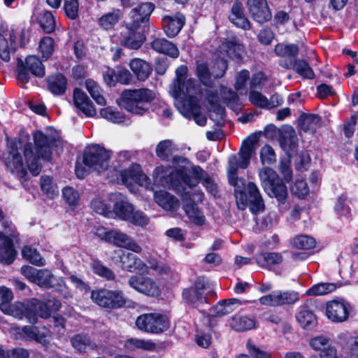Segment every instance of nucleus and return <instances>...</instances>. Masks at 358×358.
<instances>
[{
    "instance_id": "1",
    "label": "nucleus",
    "mask_w": 358,
    "mask_h": 358,
    "mask_svg": "<svg viewBox=\"0 0 358 358\" xmlns=\"http://www.w3.org/2000/svg\"><path fill=\"white\" fill-rule=\"evenodd\" d=\"M34 147L29 142V136H21L18 140H8V152L4 156L6 166L12 173L24 177L26 169L20 152H23L27 166L31 173L36 176L40 173L41 166L39 159L49 160L52 149L59 152L62 149L63 142L58 132L53 128H47L45 132L37 131L34 134Z\"/></svg>"
},
{
    "instance_id": "2",
    "label": "nucleus",
    "mask_w": 358,
    "mask_h": 358,
    "mask_svg": "<svg viewBox=\"0 0 358 358\" xmlns=\"http://www.w3.org/2000/svg\"><path fill=\"white\" fill-rule=\"evenodd\" d=\"M182 165L173 170L163 166L153 172L155 182L173 189L182 197L184 210L189 220L196 225L201 224V214L199 206L201 196L199 192V167L191 166L185 159Z\"/></svg>"
},
{
    "instance_id": "3",
    "label": "nucleus",
    "mask_w": 358,
    "mask_h": 358,
    "mask_svg": "<svg viewBox=\"0 0 358 358\" xmlns=\"http://www.w3.org/2000/svg\"><path fill=\"white\" fill-rule=\"evenodd\" d=\"M187 67L181 65L176 70V77L169 86L174 104L185 118L201 125V70L196 69V78L187 77Z\"/></svg>"
},
{
    "instance_id": "4",
    "label": "nucleus",
    "mask_w": 358,
    "mask_h": 358,
    "mask_svg": "<svg viewBox=\"0 0 358 358\" xmlns=\"http://www.w3.org/2000/svg\"><path fill=\"white\" fill-rule=\"evenodd\" d=\"M131 151L122 150L117 153L115 159L110 166L107 178L112 182L121 183L127 187L136 183L140 186L148 187L150 178L143 172L139 164L133 163L127 169L125 164L133 157Z\"/></svg>"
},
{
    "instance_id": "5",
    "label": "nucleus",
    "mask_w": 358,
    "mask_h": 358,
    "mask_svg": "<svg viewBox=\"0 0 358 358\" xmlns=\"http://www.w3.org/2000/svg\"><path fill=\"white\" fill-rule=\"evenodd\" d=\"M61 307L59 301L53 299L43 302L37 299H31L25 303L15 302L13 304L1 303V310L8 315H11L19 320L26 318L31 324H36L38 317L47 319L51 315V310H58Z\"/></svg>"
},
{
    "instance_id": "6",
    "label": "nucleus",
    "mask_w": 358,
    "mask_h": 358,
    "mask_svg": "<svg viewBox=\"0 0 358 358\" xmlns=\"http://www.w3.org/2000/svg\"><path fill=\"white\" fill-rule=\"evenodd\" d=\"M229 184L234 188V196L237 208L243 210L249 206L252 214L261 213L265 210V204L260 192L253 182H249L247 192L245 189V180L238 175L227 176Z\"/></svg>"
},
{
    "instance_id": "7",
    "label": "nucleus",
    "mask_w": 358,
    "mask_h": 358,
    "mask_svg": "<svg viewBox=\"0 0 358 358\" xmlns=\"http://www.w3.org/2000/svg\"><path fill=\"white\" fill-rule=\"evenodd\" d=\"M110 152L98 144L87 146L83 153V163H77L75 172L78 178H83L90 171L99 173H106L107 176L110 166L108 162Z\"/></svg>"
},
{
    "instance_id": "8",
    "label": "nucleus",
    "mask_w": 358,
    "mask_h": 358,
    "mask_svg": "<svg viewBox=\"0 0 358 358\" xmlns=\"http://www.w3.org/2000/svg\"><path fill=\"white\" fill-rule=\"evenodd\" d=\"M113 257L114 261L119 262L123 270L129 272H138L142 274H149L150 271H155L156 274L162 276L167 275L170 273V268L164 263H159L155 259L147 260L148 264L145 263L141 259L131 252H127L122 250L115 252Z\"/></svg>"
},
{
    "instance_id": "9",
    "label": "nucleus",
    "mask_w": 358,
    "mask_h": 358,
    "mask_svg": "<svg viewBox=\"0 0 358 358\" xmlns=\"http://www.w3.org/2000/svg\"><path fill=\"white\" fill-rule=\"evenodd\" d=\"M261 185L265 193L272 199H275L278 207L289 209V202L288 189L285 182L273 169L265 166L259 172Z\"/></svg>"
},
{
    "instance_id": "10",
    "label": "nucleus",
    "mask_w": 358,
    "mask_h": 358,
    "mask_svg": "<svg viewBox=\"0 0 358 358\" xmlns=\"http://www.w3.org/2000/svg\"><path fill=\"white\" fill-rule=\"evenodd\" d=\"M155 98V92L148 88L125 90L121 93L117 103L132 114L143 115L148 112Z\"/></svg>"
},
{
    "instance_id": "11",
    "label": "nucleus",
    "mask_w": 358,
    "mask_h": 358,
    "mask_svg": "<svg viewBox=\"0 0 358 358\" xmlns=\"http://www.w3.org/2000/svg\"><path fill=\"white\" fill-rule=\"evenodd\" d=\"M22 275L30 282L43 287L55 289L64 298L71 297V292L63 280L53 275L48 269H36L30 266H23L21 268Z\"/></svg>"
},
{
    "instance_id": "12",
    "label": "nucleus",
    "mask_w": 358,
    "mask_h": 358,
    "mask_svg": "<svg viewBox=\"0 0 358 358\" xmlns=\"http://www.w3.org/2000/svg\"><path fill=\"white\" fill-rule=\"evenodd\" d=\"M136 325L141 331L160 334L169 328L170 321L166 315L153 313L138 316Z\"/></svg>"
},
{
    "instance_id": "13",
    "label": "nucleus",
    "mask_w": 358,
    "mask_h": 358,
    "mask_svg": "<svg viewBox=\"0 0 358 358\" xmlns=\"http://www.w3.org/2000/svg\"><path fill=\"white\" fill-rule=\"evenodd\" d=\"M29 71L34 76L42 78L45 76V66L41 61L35 55L26 57L25 62L22 60L17 63V80L22 84L29 81Z\"/></svg>"
},
{
    "instance_id": "14",
    "label": "nucleus",
    "mask_w": 358,
    "mask_h": 358,
    "mask_svg": "<svg viewBox=\"0 0 358 358\" xmlns=\"http://www.w3.org/2000/svg\"><path fill=\"white\" fill-rule=\"evenodd\" d=\"M91 298L97 305L104 308H115L125 304L123 293L117 290H94L91 293Z\"/></svg>"
},
{
    "instance_id": "15",
    "label": "nucleus",
    "mask_w": 358,
    "mask_h": 358,
    "mask_svg": "<svg viewBox=\"0 0 358 358\" xmlns=\"http://www.w3.org/2000/svg\"><path fill=\"white\" fill-rule=\"evenodd\" d=\"M228 69V62L226 59L220 56L215 57L209 67L206 62H203V85L208 87H213L214 83L211 79L222 78Z\"/></svg>"
},
{
    "instance_id": "16",
    "label": "nucleus",
    "mask_w": 358,
    "mask_h": 358,
    "mask_svg": "<svg viewBox=\"0 0 358 358\" xmlns=\"http://www.w3.org/2000/svg\"><path fill=\"white\" fill-rule=\"evenodd\" d=\"M129 285L138 292L148 296L155 297L161 294V287L152 278L134 275L128 280Z\"/></svg>"
},
{
    "instance_id": "17",
    "label": "nucleus",
    "mask_w": 358,
    "mask_h": 358,
    "mask_svg": "<svg viewBox=\"0 0 358 358\" xmlns=\"http://www.w3.org/2000/svg\"><path fill=\"white\" fill-rule=\"evenodd\" d=\"M350 304L344 299H334L326 303L327 317L333 322L341 323L346 321L350 315Z\"/></svg>"
},
{
    "instance_id": "18",
    "label": "nucleus",
    "mask_w": 358,
    "mask_h": 358,
    "mask_svg": "<svg viewBox=\"0 0 358 358\" xmlns=\"http://www.w3.org/2000/svg\"><path fill=\"white\" fill-rule=\"evenodd\" d=\"M236 303L241 304V302L235 298L220 300L208 310L203 309V318H207L208 325L213 327L214 324L212 321L215 317H220L232 313L234 311L232 306Z\"/></svg>"
},
{
    "instance_id": "19",
    "label": "nucleus",
    "mask_w": 358,
    "mask_h": 358,
    "mask_svg": "<svg viewBox=\"0 0 358 358\" xmlns=\"http://www.w3.org/2000/svg\"><path fill=\"white\" fill-rule=\"evenodd\" d=\"M314 301L308 299L299 307L295 317L300 327L306 330H312L317 324V318L314 313L313 307Z\"/></svg>"
},
{
    "instance_id": "20",
    "label": "nucleus",
    "mask_w": 358,
    "mask_h": 358,
    "mask_svg": "<svg viewBox=\"0 0 358 358\" xmlns=\"http://www.w3.org/2000/svg\"><path fill=\"white\" fill-rule=\"evenodd\" d=\"M206 100L210 106L208 109L210 119L214 122L216 126L223 127L226 117V110L220 103L217 92L208 90L206 92Z\"/></svg>"
},
{
    "instance_id": "21",
    "label": "nucleus",
    "mask_w": 358,
    "mask_h": 358,
    "mask_svg": "<svg viewBox=\"0 0 358 358\" xmlns=\"http://www.w3.org/2000/svg\"><path fill=\"white\" fill-rule=\"evenodd\" d=\"M278 141L289 158L298 148V138L295 130L290 125H284L278 130Z\"/></svg>"
},
{
    "instance_id": "22",
    "label": "nucleus",
    "mask_w": 358,
    "mask_h": 358,
    "mask_svg": "<svg viewBox=\"0 0 358 358\" xmlns=\"http://www.w3.org/2000/svg\"><path fill=\"white\" fill-rule=\"evenodd\" d=\"M110 203H113V212L121 220L127 221L134 210V206L121 193L113 192L108 194Z\"/></svg>"
},
{
    "instance_id": "23",
    "label": "nucleus",
    "mask_w": 358,
    "mask_h": 358,
    "mask_svg": "<svg viewBox=\"0 0 358 358\" xmlns=\"http://www.w3.org/2000/svg\"><path fill=\"white\" fill-rule=\"evenodd\" d=\"M247 6L251 17L255 22L264 24L271 20L272 14L266 0H248Z\"/></svg>"
},
{
    "instance_id": "24",
    "label": "nucleus",
    "mask_w": 358,
    "mask_h": 358,
    "mask_svg": "<svg viewBox=\"0 0 358 358\" xmlns=\"http://www.w3.org/2000/svg\"><path fill=\"white\" fill-rule=\"evenodd\" d=\"M262 131H256L245 138L243 143L239 151L240 168L245 169L250 164V159L255 152V145L258 143L259 136Z\"/></svg>"
},
{
    "instance_id": "25",
    "label": "nucleus",
    "mask_w": 358,
    "mask_h": 358,
    "mask_svg": "<svg viewBox=\"0 0 358 358\" xmlns=\"http://www.w3.org/2000/svg\"><path fill=\"white\" fill-rule=\"evenodd\" d=\"M110 236L109 243H112L118 247L131 250L136 253L141 252L142 248L135 240L127 234L119 230H111L110 231Z\"/></svg>"
},
{
    "instance_id": "26",
    "label": "nucleus",
    "mask_w": 358,
    "mask_h": 358,
    "mask_svg": "<svg viewBox=\"0 0 358 358\" xmlns=\"http://www.w3.org/2000/svg\"><path fill=\"white\" fill-rule=\"evenodd\" d=\"M129 23V27L121 34L120 43L122 46L130 49H138L145 41V36L141 32L136 31Z\"/></svg>"
},
{
    "instance_id": "27",
    "label": "nucleus",
    "mask_w": 358,
    "mask_h": 358,
    "mask_svg": "<svg viewBox=\"0 0 358 358\" xmlns=\"http://www.w3.org/2000/svg\"><path fill=\"white\" fill-rule=\"evenodd\" d=\"M229 20L237 27L243 30H250L251 24L244 13L242 2L240 0H235L231 8V14L229 16Z\"/></svg>"
},
{
    "instance_id": "28",
    "label": "nucleus",
    "mask_w": 358,
    "mask_h": 358,
    "mask_svg": "<svg viewBox=\"0 0 358 358\" xmlns=\"http://www.w3.org/2000/svg\"><path fill=\"white\" fill-rule=\"evenodd\" d=\"M155 8L151 2L142 3L134 8L129 13V17L131 20V25L138 27L141 22L146 21Z\"/></svg>"
},
{
    "instance_id": "29",
    "label": "nucleus",
    "mask_w": 358,
    "mask_h": 358,
    "mask_svg": "<svg viewBox=\"0 0 358 358\" xmlns=\"http://www.w3.org/2000/svg\"><path fill=\"white\" fill-rule=\"evenodd\" d=\"M73 102L75 106L87 117H94L96 110L87 94L80 89L73 91Z\"/></svg>"
},
{
    "instance_id": "30",
    "label": "nucleus",
    "mask_w": 358,
    "mask_h": 358,
    "mask_svg": "<svg viewBox=\"0 0 358 358\" xmlns=\"http://www.w3.org/2000/svg\"><path fill=\"white\" fill-rule=\"evenodd\" d=\"M220 52H224L226 55L231 60L240 62L243 59L245 52L244 46L238 43L236 38H226L219 46Z\"/></svg>"
},
{
    "instance_id": "31",
    "label": "nucleus",
    "mask_w": 358,
    "mask_h": 358,
    "mask_svg": "<svg viewBox=\"0 0 358 358\" xmlns=\"http://www.w3.org/2000/svg\"><path fill=\"white\" fill-rule=\"evenodd\" d=\"M185 17L181 13L166 15L162 19V24L166 34L169 37L176 36L185 24Z\"/></svg>"
},
{
    "instance_id": "32",
    "label": "nucleus",
    "mask_w": 358,
    "mask_h": 358,
    "mask_svg": "<svg viewBox=\"0 0 358 358\" xmlns=\"http://www.w3.org/2000/svg\"><path fill=\"white\" fill-rule=\"evenodd\" d=\"M155 202L166 211H175L179 206L178 200L166 191H158L154 193Z\"/></svg>"
},
{
    "instance_id": "33",
    "label": "nucleus",
    "mask_w": 358,
    "mask_h": 358,
    "mask_svg": "<svg viewBox=\"0 0 358 358\" xmlns=\"http://www.w3.org/2000/svg\"><path fill=\"white\" fill-rule=\"evenodd\" d=\"M129 67L139 81H145L150 76L152 69L145 61L135 58L129 62Z\"/></svg>"
},
{
    "instance_id": "34",
    "label": "nucleus",
    "mask_w": 358,
    "mask_h": 358,
    "mask_svg": "<svg viewBox=\"0 0 358 358\" xmlns=\"http://www.w3.org/2000/svg\"><path fill=\"white\" fill-rule=\"evenodd\" d=\"M230 325L236 331L243 332L257 328V321L255 317L235 315L231 318Z\"/></svg>"
},
{
    "instance_id": "35",
    "label": "nucleus",
    "mask_w": 358,
    "mask_h": 358,
    "mask_svg": "<svg viewBox=\"0 0 358 358\" xmlns=\"http://www.w3.org/2000/svg\"><path fill=\"white\" fill-rule=\"evenodd\" d=\"M257 264L262 268L280 264L283 261L281 253L275 252H262L254 257Z\"/></svg>"
},
{
    "instance_id": "36",
    "label": "nucleus",
    "mask_w": 358,
    "mask_h": 358,
    "mask_svg": "<svg viewBox=\"0 0 358 358\" xmlns=\"http://www.w3.org/2000/svg\"><path fill=\"white\" fill-rule=\"evenodd\" d=\"M73 348L80 353H90L99 348L90 338L84 334H77L71 338Z\"/></svg>"
},
{
    "instance_id": "37",
    "label": "nucleus",
    "mask_w": 358,
    "mask_h": 358,
    "mask_svg": "<svg viewBox=\"0 0 358 358\" xmlns=\"http://www.w3.org/2000/svg\"><path fill=\"white\" fill-rule=\"evenodd\" d=\"M152 48L156 52L176 58L179 55L178 48L165 38H155L151 43Z\"/></svg>"
},
{
    "instance_id": "38",
    "label": "nucleus",
    "mask_w": 358,
    "mask_h": 358,
    "mask_svg": "<svg viewBox=\"0 0 358 358\" xmlns=\"http://www.w3.org/2000/svg\"><path fill=\"white\" fill-rule=\"evenodd\" d=\"M22 332L27 338L34 340L43 345L48 343L47 338L50 334L45 328L40 331L38 327L32 326H24L22 329Z\"/></svg>"
},
{
    "instance_id": "39",
    "label": "nucleus",
    "mask_w": 358,
    "mask_h": 358,
    "mask_svg": "<svg viewBox=\"0 0 358 358\" xmlns=\"http://www.w3.org/2000/svg\"><path fill=\"white\" fill-rule=\"evenodd\" d=\"M343 286V282H320L311 286L306 292L308 296L324 295L334 292Z\"/></svg>"
},
{
    "instance_id": "40",
    "label": "nucleus",
    "mask_w": 358,
    "mask_h": 358,
    "mask_svg": "<svg viewBox=\"0 0 358 358\" xmlns=\"http://www.w3.org/2000/svg\"><path fill=\"white\" fill-rule=\"evenodd\" d=\"M100 115L106 120L115 124H129V119L117 108L111 106L100 110Z\"/></svg>"
},
{
    "instance_id": "41",
    "label": "nucleus",
    "mask_w": 358,
    "mask_h": 358,
    "mask_svg": "<svg viewBox=\"0 0 358 358\" xmlns=\"http://www.w3.org/2000/svg\"><path fill=\"white\" fill-rule=\"evenodd\" d=\"M124 347L129 351L136 350L153 351L156 348V344L151 340L131 338L125 341Z\"/></svg>"
},
{
    "instance_id": "42",
    "label": "nucleus",
    "mask_w": 358,
    "mask_h": 358,
    "mask_svg": "<svg viewBox=\"0 0 358 358\" xmlns=\"http://www.w3.org/2000/svg\"><path fill=\"white\" fill-rule=\"evenodd\" d=\"M48 87L55 95L63 94L66 89V79L62 74L51 76L48 79Z\"/></svg>"
},
{
    "instance_id": "43",
    "label": "nucleus",
    "mask_w": 358,
    "mask_h": 358,
    "mask_svg": "<svg viewBox=\"0 0 358 358\" xmlns=\"http://www.w3.org/2000/svg\"><path fill=\"white\" fill-rule=\"evenodd\" d=\"M320 120L317 114L302 113L298 118V127L305 132L315 130Z\"/></svg>"
},
{
    "instance_id": "44",
    "label": "nucleus",
    "mask_w": 358,
    "mask_h": 358,
    "mask_svg": "<svg viewBox=\"0 0 358 358\" xmlns=\"http://www.w3.org/2000/svg\"><path fill=\"white\" fill-rule=\"evenodd\" d=\"M343 358H358V336H350L342 345Z\"/></svg>"
},
{
    "instance_id": "45",
    "label": "nucleus",
    "mask_w": 358,
    "mask_h": 358,
    "mask_svg": "<svg viewBox=\"0 0 358 358\" xmlns=\"http://www.w3.org/2000/svg\"><path fill=\"white\" fill-rule=\"evenodd\" d=\"M274 52L278 56L297 59L296 57L299 52V48L294 43L288 45L278 43L274 48Z\"/></svg>"
},
{
    "instance_id": "46",
    "label": "nucleus",
    "mask_w": 358,
    "mask_h": 358,
    "mask_svg": "<svg viewBox=\"0 0 358 358\" xmlns=\"http://www.w3.org/2000/svg\"><path fill=\"white\" fill-rule=\"evenodd\" d=\"M249 101L255 106L262 108L267 109L276 107L282 103V101H277V104H271L266 96L263 95L260 92L256 90H251L250 92Z\"/></svg>"
},
{
    "instance_id": "47",
    "label": "nucleus",
    "mask_w": 358,
    "mask_h": 358,
    "mask_svg": "<svg viewBox=\"0 0 358 358\" xmlns=\"http://www.w3.org/2000/svg\"><path fill=\"white\" fill-rule=\"evenodd\" d=\"M203 187H205L207 193L213 199H219L221 198V193L217 183L203 169Z\"/></svg>"
},
{
    "instance_id": "48",
    "label": "nucleus",
    "mask_w": 358,
    "mask_h": 358,
    "mask_svg": "<svg viewBox=\"0 0 358 358\" xmlns=\"http://www.w3.org/2000/svg\"><path fill=\"white\" fill-rule=\"evenodd\" d=\"M120 16V10L119 9H115L102 15L99 18V24L103 29H111L119 21Z\"/></svg>"
},
{
    "instance_id": "49",
    "label": "nucleus",
    "mask_w": 358,
    "mask_h": 358,
    "mask_svg": "<svg viewBox=\"0 0 358 358\" xmlns=\"http://www.w3.org/2000/svg\"><path fill=\"white\" fill-rule=\"evenodd\" d=\"M22 254L23 257L31 264L42 266L45 264V259L41 257L40 253L31 246L26 245L22 248Z\"/></svg>"
},
{
    "instance_id": "50",
    "label": "nucleus",
    "mask_w": 358,
    "mask_h": 358,
    "mask_svg": "<svg viewBox=\"0 0 358 358\" xmlns=\"http://www.w3.org/2000/svg\"><path fill=\"white\" fill-rule=\"evenodd\" d=\"M110 204L112 203H110L108 196L104 199L97 197L92 201L91 207L96 213L104 216H109L112 214Z\"/></svg>"
},
{
    "instance_id": "51",
    "label": "nucleus",
    "mask_w": 358,
    "mask_h": 358,
    "mask_svg": "<svg viewBox=\"0 0 358 358\" xmlns=\"http://www.w3.org/2000/svg\"><path fill=\"white\" fill-rule=\"evenodd\" d=\"M294 71L303 79L313 80L315 75L313 69L310 66L308 62L303 59H299L294 66Z\"/></svg>"
},
{
    "instance_id": "52",
    "label": "nucleus",
    "mask_w": 358,
    "mask_h": 358,
    "mask_svg": "<svg viewBox=\"0 0 358 358\" xmlns=\"http://www.w3.org/2000/svg\"><path fill=\"white\" fill-rule=\"evenodd\" d=\"M292 245L299 250H308L315 247L316 241L313 237L301 234L296 236L293 239Z\"/></svg>"
},
{
    "instance_id": "53",
    "label": "nucleus",
    "mask_w": 358,
    "mask_h": 358,
    "mask_svg": "<svg viewBox=\"0 0 358 358\" xmlns=\"http://www.w3.org/2000/svg\"><path fill=\"white\" fill-rule=\"evenodd\" d=\"M90 268L95 274L108 280H114L115 278L113 271L99 260H93L90 264Z\"/></svg>"
},
{
    "instance_id": "54",
    "label": "nucleus",
    "mask_w": 358,
    "mask_h": 358,
    "mask_svg": "<svg viewBox=\"0 0 358 358\" xmlns=\"http://www.w3.org/2000/svg\"><path fill=\"white\" fill-rule=\"evenodd\" d=\"M85 87L93 99L100 106H105L106 101L101 93V89L98 84L92 80L85 81Z\"/></svg>"
},
{
    "instance_id": "55",
    "label": "nucleus",
    "mask_w": 358,
    "mask_h": 358,
    "mask_svg": "<svg viewBox=\"0 0 358 358\" xmlns=\"http://www.w3.org/2000/svg\"><path fill=\"white\" fill-rule=\"evenodd\" d=\"M38 22L43 29L47 33H51L55 29V19L50 11H42L38 16Z\"/></svg>"
},
{
    "instance_id": "56",
    "label": "nucleus",
    "mask_w": 358,
    "mask_h": 358,
    "mask_svg": "<svg viewBox=\"0 0 358 358\" xmlns=\"http://www.w3.org/2000/svg\"><path fill=\"white\" fill-rule=\"evenodd\" d=\"M41 188L49 197L53 198L59 194L57 185L53 182L52 178L47 176H43L41 178Z\"/></svg>"
},
{
    "instance_id": "57",
    "label": "nucleus",
    "mask_w": 358,
    "mask_h": 358,
    "mask_svg": "<svg viewBox=\"0 0 358 358\" xmlns=\"http://www.w3.org/2000/svg\"><path fill=\"white\" fill-rule=\"evenodd\" d=\"M200 287L196 285L194 287L185 289L182 292L183 299L187 303L196 306L199 302L201 298Z\"/></svg>"
},
{
    "instance_id": "58",
    "label": "nucleus",
    "mask_w": 358,
    "mask_h": 358,
    "mask_svg": "<svg viewBox=\"0 0 358 358\" xmlns=\"http://www.w3.org/2000/svg\"><path fill=\"white\" fill-rule=\"evenodd\" d=\"M292 194L299 199H304L309 194V187L305 179H297L291 187Z\"/></svg>"
},
{
    "instance_id": "59",
    "label": "nucleus",
    "mask_w": 358,
    "mask_h": 358,
    "mask_svg": "<svg viewBox=\"0 0 358 358\" xmlns=\"http://www.w3.org/2000/svg\"><path fill=\"white\" fill-rule=\"evenodd\" d=\"M260 160L263 164L271 165L276 162L274 149L268 144L264 145L260 150Z\"/></svg>"
},
{
    "instance_id": "60",
    "label": "nucleus",
    "mask_w": 358,
    "mask_h": 358,
    "mask_svg": "<svg viewBox=\"0 0 358 358\" xmlns=\"http://www.w3.org/2000/svg\"><path fill=\"white\" fill-rule=\"evenodd\" d=\"M129 217L127 222L138 227L146 226L150 222L149 217L143 211L136 210L135 208H134Z\"/></svg>"
},
{
    "instance_id": "61",
    "label": "nucleus",
    "mask_w": 358,
    "mask_h": 358,
    "mask_svg": "<svg viewBox=\"0 0 358 358\" xmlns=\"http://www.w3.org/2000/svg\"><path fill=\"white\" fill-rule=\"evenodd\" d=\"M39 50L42 54L43 58L48 59L54 51V41L50 37L43 38L39 43Z\"/></svg>"
},
{
    "instance_id": "62",
    "label": "nucleus",
    "mask_w": 358,
    "mask_h": 358,
    "mask_svg": "<svg viewBox=\"0 0 358 358\" xmlns=\"http://www.w3.org/2000/svg\"><path fill=\"white\" fill-rule=\"evenodd\" d=\"M245 348L250 355L254 358H271L270 353L261 350L250 338L247 341Z\"/></svg>"
},
{
    "instance_id": "63",
    "label": "nucleus",
    "mask_w": 358,
    "mask_h": 358,
    "mask_svg": "<svg viewBox=\"0 0 358 358\" xmlns=\"http://www.w3.org/2000/svg\"><path fill=\"white\" fill-rule=\"evenodd\" d=\"M172 142L169 140L162 141L157 145L156 154L162 159H167L172 152Z\"/></svg>"
},
{
    "instance_id": "64",
    "label": "nucleus",
    "mask_w": 358,
    "mask_h": 358,
    "mask_svg": "<svg viewBox=\"0 0 358 358\" xmlns=\"http://www.w3.org/2000/svg\"><path fill=\"white\" fill-rule=\"evenodd\" d=\"M63 198L69 206H77L80 196L78 192L71 187H66L62 190Z\"/></svg>"
}]
</instances>
